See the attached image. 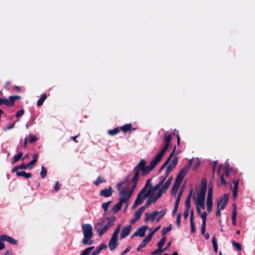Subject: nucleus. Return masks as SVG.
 <instances>
[{"instance_id":"nucleus-1","label":"nucleus","mask_w":255,"mask_h":255,"mask_svg":"<svg viewBox=\"0 0 255 255\" xmlns=\"http://www.w3.org/2000/svg\"><path fill=\"white\" fill-rule=\"evenodd\" d=\"M146 162L144 159H141L137 165L134 167L133 171L134 172V176L131 179L133 183L132 188L130 190H126L122 189L120 191V194L121 195L120 201L123 200V203H126L128 201L131 195L132 194L134 189L136 188L138 181L139 180L140 171H141V175L144 176L147 174L149 171L145 168Z\"/></svg>"},{"instance_id":"nucleus-2","label":"nucleus","mask_w":255,"mask_h":255,"mask_svg":"<svg viewBox=\"0 0 255 255\" xmlns=\"http://www.w3.org/2000/svg\"><path fill=\"white\" fill-rule=\"evenodd\" d=\"M171 134H169L167 132L164 133L163 142L165 143V144L164 147L160 151L159 153L156 155L155 157L150 161L148 165H145V169L148 171L150 172L151 170H152L160 161L162 157L163 156L169 147V143L171 140Z\"/></svg>"},{"instance_id":"nucleus-3","label":"nucleus","mask_w":255,"mask_h":255,"mask_svg":"<svg viewBox=\"0 0 255 255\" xmlns=\"http://www.w3.org/2000/svg\"><path fill=\"white\" fill-rule=\"evenodd\" d=\"M82 230L84 234V238L82 243L84 245H91L93 241H90L93 236L92 227L89 224H84L82 226Z\"/></svg>"},{"instance_id":"nucleus-4","label":"nucleus","mask_w":255,"mask_h":255,"mask_svg":"<svg viewBox=\"0 0 255 255\" xmlns=\"http://www.w3.org/2000/svg\"><path fill=\"white\" fill-rule=\"evenodd\" d=\"M229 202L228 195L224 194L223 197H219L217 199V209L215 213L216 216H221V211L224 209Z\"/></svg>"},{"instance_id":"nucleus-5","label":"nucleus","mask_w":255,"mask_h":255,"mask_svg":"<svg viewBox=\"0 0 255 255\" xmlns=\"http://www.w3.org/2000/svg\"><path fill=\"white\" fill-rule=\"evenodd\" d=\"M21 98L20 96L14 95L9 97L8 99L6 98H0V106L4 105L7 106H13L16 100H19Z\"/></svg>"},{"instance_id":"nucleus-6","label":"nucleus","mask_w":255,"mask_h":255,"mask_svg":"<svg viewBox=\"0 0 255 255\" xmlns=\"http://www.w3.org/2000/svg\"><path fill=\"white\" fill-rule=\"evenodd\" d=\"M113 192L112 187L110 186L108 188H105L102 190L99 195L102 197H109L112 195Z\"/></svg>"},{"instance_id":"nucleus-7","label":"nucleus","mask_w":255,"mask_h":255,"mask_svg":"<svg viewBox=\"0 0 255 255\" xmlns=\"http://www.w3.org/2000/svg\"><path fill=\"white\" fill-rule=\"evenodd\" d=\"M132 227L131 225H128L123 227L121 234V239H124L127 237L131 230Z\"/></svg>"},{"instance_id":"nucleus-8","label":"nucleus","mask_w":255,"mask_h":255,"mask_svg":"<svg viewBox=\"0 0 255 255\" xmlns=\"http://www.w3.org/2000/svg\"><path fill=\"white\" fill-rule=\"evenodd\" d=\"M158 214V212L156 211H153L151 213H146L145 214V218L144 219V222H147L150 220L153 222Z\"/></svg>"},{"instance_id":"nucleus-9","label":"nucleus","mask_w":255,"mask_h":255,"mask_svg":"<svg viewBox=\"0 0 255 255\" xmlns=\"http://www.w3.org/2000/svg\"><path fill=\"white\" fill-rule=\"evenodd\" d=\"M207 190L204 189H201L199 193L197 194V198H196L195 196L193 197V199H196V201H202L205 200V195Z\"/></svg>"},{"instance_id":"nucleus-10","label":"nucleus","mask_w":255,"mask_h":255,"mask_svg":"<svg viewBox=\"0 0 255 255\" xmlns=\"http://www.w3.org/2000/svg\"><path fill=\"white\" fill-rule=\"evenodd\" d=\"M118 239L112 237L109 243L110 250L112 251H114L118 247Z\"/></svg>"},{"instance_id":"nucleus-11","label":"nucleus","mask_w":255,"mask_h":255,"mask_svg":"<svg viewBox=\"0 0 255 255\" xmlns=\"http://www.w3.org/2000/svg\"><path fill=\"white\" fill-rule=\"evenodd\" d=\"M1 236L2 238L0 239V240H3V241H6L12 245L17 244V241L12 238V237L6 235H1Z\"/></svg>"},{"instance_id":"nucleus-12","label":"nucleus","mask_w":255,"mask_h":255,"mask_svg":"<svg viewBox=\"0 0 255 255\" xmlns=\"http://www.w3.org/2000/svg\"><path fill=\"white\" fill-rule=\"evenodd\" d=\"M148 229L147 226H143L137 229L136 231V235L137 234L139 237H143L145 236V232Z\"/></svg>"},{"instance_id":"nucleus-13","label":"nucleus","mask_w":255,"mask_h":255,"mask_svg":"<svg viewBox=\"0 0 255 255\" xmlns=\"http://www.w3.org/2000/svg\"><path fill=\"white\" fill-rule=\"evenodd\" d=\"M163 184V183L160 181L157 185L153 187L151 184H150V188L147 191L149 195H150L151 193H154L157 190H158Z\"/></svg>"},{"instance_id":"nucleus-14","label":"nucleus","mask_w":255,"mask_h":255,"mask_svg":"<svg viewBox=\"0 0 255 255\" xmlns=\"http://www.w3.org/2000/svg\"><path fill=\"white\" fill-rule=\"evenodd\" d=\"M175 149H176V146H174L173 151L170 153V154L169 155V157L167 158V159H166L165 162L160 167V168L159 170V172H160L162 170H163L167 166V165L168 164V163L171 160V158L173 157V156L174 154L175 151Z\"/></svg>"},{"instance_id":"nucleus-15","label":"nucleus","mask_w":255,"mask_h":255,"mask_svg":"<svg viewBox=\"0 0 255 255\" xmlns=\"http://www.w3.org/2000/svg\"><path fill=\"white\" fill-rule=\"evenodd\" d=\"M147 196L149 195L148 194L147 192L143 195H141L138 194L135 200V201L136 202V204L137 203L139 205L143 203L144 199H145V198L147 197Z\"/></svg>"},{"instance_id":"nucleus-16","label":"nucleus","mask_w":255,"mask_h":255,"mask_svg":"<svg viewBox=\"0 0 255 255\" xmlns=\"http://www.w3.org/2000/svg\"><path fill=\"white\" fill-rule=\"evenodd\" d=\"M28 168H29V167L28 166V164H25L24 163H22V164L13 167L11 170V172L14 173L16 171H18V170L27 169Z\"/></svg>"},{"instance_id":"nucleus-17","label":"nucleus","mask_w":255,"mask_h":255,"mask_svg":"<svg viewBox=\"0 0 255 255\" xmlns=\"http://www.w3.org/2000/svg\"><path fill=\"white\" fill-rule=\"evenodd\" d=\"M237 215V206L236 204H233V210L232 211V224L234 226H236V217Z\"/></svg>"},{"instance_id":"nucleus-18","label":"nucleus","mask_w":255,"mask_h":255,"mask_svg":"<svg viewBox=\"0 0 255 255\" xmlns=\"http://www.w3.org/2000/svg\"><path fill=\"white\" fill-rule=\"evenodd\" d=\"M233 183L234 185V189L233 191V197L234 199H235L238 195L239 181V180L237 181H233Z\"/></svg>"},{"instance_id":"nucleus-19","label":"nucleus","mask_w":255,"mask_h":255,"mask_svg":"<svg viewBox=\"0 0 255 255\" xmlns=\"http://www.w3.org/2000/svg\"><path fill=\"white\" fill-rule=\"evenodd\" d=\"M145 210V206H141L137 211L134 213V218L136 220H139L142 214Z\"/></svg>"},{"instance_id":"nucleus-20","label":"nucleus","mask_w":255,"mask_h":255,"mask_svg":"<svg viewBox=\"0 0 255 255\" xmlns=\"http://www.w3.org/2000/svg\"><path fill=\"white\" fill-rule=\"evenodd\" d=\"M120 129L124 132L126 133L128 131H130L131 130H135V128H132L131 124H127L124 126L121 127Z\"/></svg>"},{"instance_id":"nucleus-21","label":"nucleus","mask_w":255,"mask_h":255,"mask_svg":"<svg viewBox=\"0 0 255 255\" xmlns=\"http://www.w3.org/2000/svg\"><path fill=\"white\" fill-rule=\"evenodd\" d=\"M123 201V200L119 201V202L113 207L112 210L114 213H118L121 210Z\"/></svg>"},{"instance_id":"nucleus-22","label":"nucleus","mask_w":255,"mask_h":255,"mask_svg":"<svg viewBox=\"0 0 255 255\" xmlns=\"http://www.w3.org/2000/svg\"><path fill=\"white\" fill-rule=\"evenodd\" d=\"M17 176H23L25 178H29L31 177L32 174L31 173H26L24 171L15 172Z\"/></svg>"},{"instance_id":"nucleus-23","label":"nucleus","mask_w":255,"mask_h":255,"mask_svg":"<svg viewBox=\"0 0 255 255\" xmlns=\"http://www.w3.org/2000/svg\"><path fill=\"white\" fill-rule=\"evenodd\" d=\"M38 154L37 153H35L33 155V159L31 160L27 164L29 167V169H32L33 168V165L38 160Z\"/></svg>"},{"instance_id":"nucleus-24","label":"nucleus","mask_w":255,"mask_h":255,"mask_svg":"<svg viewBox=\"0 0 255 255\" xmlns=\"http://www.w3.org/2000/svg\"><path fill=\"white\" fill-rule=\"evenodd\" d=\"M46 98L47 95L46 93L42 94L40 99L37 102V106L38 107H40L41 106H42Z\"/></svg>"},{"instance_id":"nucleus-25","label":"nucleus","mask_w":255,"mask_h":255,"mask_svg":"<svg viewBox=\"0 0 255 255\" xmlns=\"http://www.w3.org/2000/svg\"><path fill=\"white\" fill-rule=\"evenodd\" d=\"M188 170L189 167L188 166H185L180 170L178 175H180V176L184 178Z\"/></svg>"},{"instance_id":"nucleus-26","label":"nucleus","mask_w":255,"mask_h":255,"mask_svg":"<svg viewBox=\"0 0 255 255\" xmlns=\"http://www.w3.org/2000/svg\"><path fill=\"white\" fill-rule=\"evenodd\" d=\"M188 170L189 167L188 166H185L180 170L178 175H180V176L184 178Z\"/></svg>"},{"instance_id":"nucleus-27","label":"nucleus","mask_w":255,"mask_h":255,"mask_svg":"<svg viewBox=\"0 0 255 255\" xmlns=\"http://www.w3.org/2000/svg\"><path fill=\"white\" fill-rule=\"evenodd\" d=\"M172 179V177H171L169 178L168 179V180L165 182L163 186L161 187L164 191H166V190L169 188L170 187L171 181Z\"/></svg>"},{"instance_id":"nucleus-28","label":"nucleus","mask_w":255,"mask_h":255,"mask_svg":"<svg viewBox=\"0 0 255 255\" xmlns=\"http://www.w3.org/2000/svg\"><path fill=\"white\" fill-rule=\"evenodd\" d=\"M172 229V224H170L168 227L163 228L161 230V234L162 236L165 235L168 232L171 231Z\"/></svg>"},{"instance_id":"nucleus-29","label":"nucleus","mask_w":255,"mask_h":255,"mask_svg":"<svg viewBox=\"0 0 255 255\" xmlns=\"http://www.w3.org/2000/svg\"><path fill=\"white\" fill-rule=\"evenodd\" d=\"M23 152L19 151L17 154L14 155L12 163H14L17 162L22 156Z\"/></svg>"},{"instance_id":"nucleus-30","label":"nucleus","mask_w":255,"mask_h":255,"mask_svg":"<svg viewBox=\"0 0 255 255\" xmlns=\"http://www.w3.org/2000/svg\"><path fill=\"white\" fill-rule=\"evenodd\" d=\"M212 244H213L214 251L215 252V253L217 254L218 253V244H217V240H216V238L215 237H213L212 238Z\"/></svg>"},{"instance_id":"nucleus-31","label":"nucleus","mask_w":255,"mask_h":255,"mask_svg":"<svg viewBox=\"0 0 255 255\" xmlns=\"http://www.w3.org/2000/svg\"><path fill=\"white\" fill-rule=\"evenodd\" d=\"M120 132V129L119 128H115L113 129H109L108 131V133L109 135L114 136Z\"/></svg>"},{"instance_id":"nucleus-32","label":"nucleus","mask_w":255,"mask_h":255,"mask_svg":"<svg viewBox=\"0 0 255 255\" xmlns=\"http://www.w3.org/2000/svg\"><path fill=\"white\" fill-rule=\"evenodd\" d=\"M207 208L208 212L210 213L212 210L213 200H207Z\"/></svg>"},{"instance_id":"nucleus-33","label":"nucleus","mask_w":255,"mask_h":255,"mask_svg":"<svg viewBox=\"0 0 255 255\" xmlns=\"http://www.w3.org/2000/svg\"><path fill=\"white\" fill-rule=\"evenodd\" d=\"M195 205L196 207H199L200 209L201 208L202 209H205V201H195Z\"/></svg>"},{"instance_id":"nucleus-34","label":"nucleus","mask_w":255,"mask_h":255,"mask_svg":"<svg viewBox=\"0 0 255 255\" xmlns=\"http://www.w3.org/2000/svg\"><path fill=\"white\" fill-rule=\"evenodd\" d=\"M120 229H121V225L120 224H119L118 227H117V228L116 229V230H115V231L114 232V233L113 234V235L112 237V238L118 239V235L120 231Z\"/></svg>"},{"instance_id":"nucleus-35","label":"nucleus","mask_w":255,"mask_h":255,"mask_svg":"<svg viewBox=\"0 0 255 255\" xmlns=\"http://www.w3.org/2000/svg\"><path fill=\"white\" fill-rule=\"evenodd\" d=\"M166 238L165 237H162L157 244L158 248L162 249V247L164 246V245L166 242Z\"/></svg>"},{"instance_id":"nucleus-36","label":"nucleus","mask_w":255,"mask_h":255,"mask_svg":"<svg viewBox=\"0 0 255 255\" xmlns=\"http://www.w3.org/2000/svg\"><path fill=\"white\" fill-rule=\"evenodd\" d=\"M232 244L233 246L236 248L237 251H240L242 250L241 245L240 243L236 242L234 240H232Z\"/></svg>"},{"instance_id":"nucleus-37","label":"nucleus","mask_w":255,"mask_h":255,"mask_svg":"<svg viewBox=\"0 0 255 255\" xmlns=\"http://www.w3.org/2000/svg\"><path fill=\"white\" fill-rule=\"evenodd\" d=\"M151 230V228L149 229V230L151 231L150 233L143 239L147 243L149 242L151 240L152 237L154 234V232H153Z\"/></svg>"},{"instance_id":"nucleus-38","label":"nucleus","mask_w":255,"mask_h":255,"mask_svg":"<svg viewBox=\"0 0 255 255\" xmlns=\"http://www.w3.org/2000/svg\"><path fill=\"white\" fill-rule=\"evenodd\" d=\"M94 248V247H89L83 251L81 255H89L91 252L92 250Z\"/></svg>"},{"instance_id":"nucleus-39","label":"nucleus","mask_w":255,"mask_h":255,"mask_svg":"<svg viewBox=\"0 0 255 255\" xmlns=\"http://www.w3.org/2000/svg\"><path fill=\"white\" fill-rule=\"evenodd\" d=\"M180 201V200H179L178 199H176L174 209L173 211V214L174 215L178 211Z\"/></svg>"},{"instance_id":"nucleus-40","label":"nucleus","mask_w":255,"mask_h":255,"mask_svg":"<svg viewBox=\"0 0 255 255\" xmlns=\"http://www.w3.org/2000/svg\"><path fill=\"white\" fill-rule=\"evenodd\" d=\"M47 169L45 167H44L43 166H42L41 167V170L40 171V176L42 178H44L47 174Z\"/></svg>"},{"instance_id":"nucleus-41","label":"nucleus","mask_w":255,"mask_h":255,"mask_svg":"<svg viewBox=\"0 0 255 255\" xmlns=\"http://www.w3.org/2000/svg\"><path fill=\"white\" fill-rule=\"evenodd\" d=\"M166 210H167L165 209L162 210L160 212H158V214H159V216L157 218V222H159L161 220V219L165 215V214H166Z\"/></svg>"},{"instance_id":"nucleus-42","label":"nucleus","mask_w":255,"mask_h":255,"mask_svg":"<svg viewBox=\"0 0 255 255\" xmlns=\"http://www.w3.org/2000/svg\"><path fill=\"white\" fill-rule=\"evenodd\" d=\"M167 250V248L164 249L158 248L151 253L152 255H155Z\"/></svg>"},{"instance_id":"nucleus-43","label":"nucleus","mask_w":255,"mask_h":255,"mask_svg":"<svg viewBox=\"0 0 255 255\" xmlns=\"http://www.w3.org/2000/svg\"><path fill=\"white\" fill-rule=\"evenodd\" d=\"M115 219V217H113L112 218H109L108 221L107 223V224L105 225L106 226H108V228L109 229L111 227H112L114 224L113 222Z\"/></svg>"},{"instance_id":"nucleus-44","label":"nucleus","mask_w":255,"mask_h":255,"mask_svg":"<svg viewBox=\"0 0 255 255\" xmlns=\"http://www.w3.org/2000/svg\"><path fill=\"white\" fill-rule=\"evenodd\" d=\"M212 198H213V188L211 187H210V188H208L207 200H212Z\"/></svg>"},{"instance_id":"nucleus-45","label":"nucleus","mask_w":255,"mask_h":255,"mask_svg":"<svg viewBox=\"0 0 255 255\" xmlns=\"http://www.w3.org/2000/svg\"><path fill=\"white\" fill-rule=\"evenodd\" d=\"M109 228L108 226H106L105 225L104 227L101 230H98L97 231L99 232V235L100 236H102L108 230Z\"/></svg>"},{"instance_id":"nucleus-46","label":"nucleus","mask_w":255,"mask_h":255,"mask_svg":"<svg viewBox=\"0 0 255 255\" xmlns=\"http://www.w3.org/2000/svg\"><path fill=\"white\" fill-rule=\"evenodd\" d=\"M147 243H148L147 242L143 240L142 243L138 246L136 249L137 251H140L142 248L145 247Z\"/></svg>"},{"instance_id":"nucleus-47","label":"nucleus","mask_w":255,"mask_h":255,"mask_svg":"<svg viewBox=\"0 0 255 255\" xmlns=\"http://www.w3.org/2000/svg\"><path fill=\"white\" fill-rule=\"evenodd\" d=\"M166 191H164L162 188H161L157 194L155 196V200H157L158 198H159L162 195L165 193Z\"/></svg>"},{"instance_id":"nucleus-48","label":"nucleus","mask_w":255,"mask_h":255,"mask_svg":"<svg viewBox=\"0 0 255 255\" xmlns=\"http://www.w3.org/2000/svg\"><path fill=\"white\" fill-rule=\"evenodd\" d=\"M201 183L202 184V187L201 189H204V190H207V180L205 178H203L201 179Z\"/></svg>"},{"instance_id":"nucleus-49","label":"nucleus","mask_w":255,"mask_h":255,"mask_svg":"<svg viewBox=\"0 0 255 255\" xmlns=\"http://www.w3.org/2000/svg\"><path fill=\"white\" fill-rule=\"evenodd\" d=\"M181 216H182L181 213H178L177 214V219H176V225L178 227H179L180 226Z\"/></svg>"},{"instance_id":"nucleus-50","label":"nucleus","mask_w":255,"mask_h":255,"mask_svg":"<svg viewBox=\"0 0 255 255\" xmlns=\"http://www.w3.org/2000/svg\"><path fill=\"white\" fill-rule=\"evenodd\" d=\"M179 188V186L173 185L172 188L171 195L175 196Z\"/></svg>"},{"instance_id":"nucleus-51","label":"nucleus","mask_w":255,"mask_h":255,"mask_svg":"<svg viewBox=\"0 0 255 255\" xmlns=\"http://www.w3.org/2000/svg\"><path fill=\"white\" fill-rule=\"evenodd\" d=\"M129 177V175H128L127 176L126 178L125 179V182H122L119 183L117 185L118 189L119 190H120V188L122 187V186L123 185V184L125 183L128 182H129V180H128Z\"/></svg>"},{"instance_id":"nucleus-52","label":"nucleus","mask_w":255,"mask_h":255,"mask_svg":"<svg viewBox=\"0 0 255 255\" xmlns=\"http://www.w3.org/2000/svg\"><path fill=\"white\" fill-rule=\"evenodd\" d=\"M29 143H33L38 140L37 137L35 135L29 134Z\"/></svg>"},{"instance_id":"nucleus-53","label":"nucleus","mask_w":255,"mask_h":255,"mask_svg":"<svg viewBox=\"0 0 255 255\" xmlns=\"http://www.w3.org/2000/svg\"><path fill=\"white\" fill-rule=\"evenodd\" d=\"M107 246L105 244H102L98 249H97V255L99 254L102 250L106 249Z\"/></svg>"},{"instance_id":"nucleus-54","label":"nucleus","mask_w":255,"mask_h":255,"mask_svg":"<svg viewBox=\"0 0 255 255\" xmlns=\"http://www.w3.org/2000/svg\"><path fill=\"white\" fill-rule=\"evenodd\" d=\"M106 180L102 177L101 176H99L97 178V186L99 185L100 183H105Z\"/></svg>"},{"instance_id":"nucleus-55","label":"nucleus","mask_w":255,"mask_h":255,"mask_svg":"<svg viewBox=\"0 0 255 255\" xmlns=\"http://www.w3.org/2000/svg\"><path fill=\"white\" fill-rule=\"evenodd\" d=\"M112 202L111 201H109V202H104L102 204V208L104 209V211H107L108 210V209L109 208V206L110 205V204H111Z\"/></svg>"},{"instance_id":"nucleus-56","label":"nucleus","mask_w":255,"mask_h":255,"mask_svg":"<svg viewBox=\"0 0 255 255\" xmlns=\"http://www.w3.org/2000/svg\"><path fill=\"white\" fill-rule=\"evenodd\" d=\"M169 173L166 172V171H165L164 174L159 177L160 179V181L163 183V182H164L167 176L169 175Z\"/></svg>"},{"instance_id":"nucleus-57","label":"nucleus","mask_w":255,"mask_h":255,"mask_svg":"<svg viewBox=\"0 0 255 255\" xmlns=\"http://www.w3.org/2000/svg\"><path fill=\"white\" fill-rule=\"evenodd\" d=\"M190 226H191V233L194 234L196 231L195 225L194 224V221H190Z\"/></svg>"},{"instance_id":"nucleus-58","label":"nucleus","mask_w":255,"mask_h":255,"mask_svg":"<svg viewBox=\"0 0 255 255\" xmlns=\"http://www.w3.org/2000/svg\"><path fill=\"white\" fill-rule=\"evenodd\" d=\"M207 216V214L206 212H204L201 214L200 217L202 219V222L206 223Z\"/></svg>"},{"instance_id":"nucleus-59","label":"nucleus","mask_w":255,"mask_h":255,"mask_svg":"<svg viewBox=\"0 0 255 255\" xmlns=\"http://www.w3.org/2000/svg\"><path fill=\"white\" fill-rule=\"evenodd\" d=\"M185 206L186 208H189L190 209L191 207V199L189 198H187L186 201H185Z\"/></svg>"},{"instance_id":"nucleus-60","label":"nucleus","mask_w":255,"mask_h":255,"mask_svg":"<svg viewBox=\"0 0 255 255\" xmlns=\"http://www.w3.org/2000/svg\"><path fill=\"white\" fill-rule=\"evenodd\" d=\"M177 163H178V158L176 156H175L173 159L172 162H171V163H170V164L171 165H172L173 166H174V167H175L177 164Z\"/></svg>"},{"instance_id":"nucleus-61","label":"nucleus","mask_w":255,"mask_h":255,"mask_svg":"<svg viewBox=\"0 0 255 255\" xmlns=\"http://www.w3.org/2000/svg\"><path fill=\"white\" fill-rule=\"evenodd\" d=\"M206 223L202 222V226H201V234L202 235H204L206 231Z\"/></svg>"},{"instance_id":"nucleus-62","label":"nucleus","mask_w":255,"mask_h":255,"mask_svg":"<svg viewBox=\"0 0 255 255\" xmlns=\"http://www.w3.org/2000/svg\"><path fill=\"white\" fill-rule=\"evenodd\" d=\"M149 199L151 200L152 203H155L157 200H155V196L154 195V193H151L149 196H147Z\"/></svg>"},{"instance_id":"nucleus-63","label":"nucleus","mask_w":255,"mask_h":255,"mask_svg":"<svg viewBox=\"0 0 255 255\" xmlns=\"http://www.w3.org/2000/svg\"><path fill=\"white\" fill-rule=\"evenodd\" d=\"M190 211V209L189 208H186L184 212V213H183V216H184V219H186L188 218V216H189V212Z\"/></svg>"},{"instance_id":"nucleus-64","label":"nucleus","mask_w":255,"mask_h":255,"mask_svg":"<svg viewBox=\"0 0 255 255\" xmlns=\"http://www.w3.org/2000/svg\"><path fill=\"white\" fill-rule=\"evenodd\" d=\"M24 111L23 109L18 111L15 114L16 117L18 118L22 116L24 114Z\"/></svg>"}]
</instances>
